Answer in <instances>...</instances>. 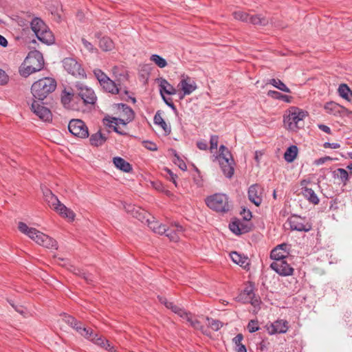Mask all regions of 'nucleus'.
Listing matches in <instances>:
<instances>
[{
	"label": "nucleus",
	"instance_id": "nucleus-1",
	"mask_svg": "<svg viewBox=\"0 0 352 352\" xmlns=\"http://www.w3.org/2000/svg\"><path fill=\"white\" fill-rule=\"evenodd\" d=\"M19 230L23 234L28 235L36 243L47 248H57V242L54 239L37 230L34 228H29L25 223L19 222Z\"/></svg>",
	"mask_w": 352,
	"mask_h": 352
},
{
	"label": "nucleus",
	"instance_id": "nucleus-2",
	"mask_svg": "<svg viewBox=\"0 0 352 352\" xmlns=\"http://www.w3.org/2000/svg\"><path fill=\"white\" fill-rule=\"evenodd\" d=\"M56 81L50 77H45L34 82L31 87V92L34 99L43 101L56 88Z\"/></svg>",
	"mask_w": 352,
	"mask_h": 352
},
{
	"label": "nucleus",
	"instance_id": "nucleus-3",
	"mask_svg": "<svg viewBox=\"0 0 352 352\" xmlns=\"http://www.w3.org/2000/svg\"><path fill=\"white\" fill-rule=\"evenodd\" d=\"M307 115V112L302 109L295 107H292L289 110L288 115L284 116V124L287 129L296 131L303 127V120Z\"/></svg>",
	"mask_w": 352,
	"mask_h": 352
},
{
	"label": "nucleus",
	"instance_id": "nucleus-4",
	"mask_svg": "<svg viewBox=\"0 0 352 352\" xmlns=\"http://www.w3.org/2000/svg\"><path fill=\"white\" fill-rule=\"evenodd\" d=\"M206 204L208 208L217 212L226 213L231 209L229 198L223 193H216L207 197Z\"/></svg>",
	"mask_w": 352,
	"mask_h": 352
},
{
	"label": "nucleus",
	"instance_id": "nucleus-5",
	"mask_svg": "<svg viewBox=\"0 0 352 352\" xmlns=\"http://www.w3.org/2000/svg\"><path fill=\"white\" fill-rule=\"evenodd\" d=\"M36 38L43 43H54L55 38L53 33L46 23H30Z\"/></svg>",
	"mask_w": 352,
	"mask_h": 352
},
{
	"label": "nucleus",
	"instance_id": "nucleus-6",
	"mask_svg": "<svg viewBox=\"0 0 352 352\" xmlns=\"http://www.w3.org/2000/svg\"><path fill=\"white\" fill-rule=\"evenodd\" d=\"M28 60H36V65L21 66L19 72L21 76L28 77L30 74L41 71L44 67V59L39 52H36L34 56L28 57Z\"/></svg>",
	"mask_w": 352,
	"mask_h": 352
},
{
	"label": "nucleus",
	"instance_id": "nucleus-7",
	"mask_svg": "<svg viewBox=\"0 0 352 352\" xmlns=\"http://www.w3.org/2000/svg\"><path fill=\"white\" fill-rule=\"evenodd\" d=\"M125 209L126 212L131 213L133 217L138 219L142 222L145 221L148 228L154 232L155 230H157V227L161 224L159 221H155V218L153 217L151 218H146L144 210L140 208H136L132 205H128L125 207Z\"/></svg>",
	"mask_w": 352,
	"mask_h": 352
},
{
	"label": "nucleus",
	"instance_id": "nucleus-8",
	"mask_svg": "<svg viewBox=\"0 0 352 352\" xmlns=\"http://www.w3.org/2000/svg\"><path fill=\"white\" fill-rule=\"evenodd\" d=\"M63 65L65 69L72 75L84 78L86 76L85 70L82 68L81 65L74 58H65L63 60Z\"/></svg>",
	"mask_w": 352,
	"mask_h": 352
},
{
	"label": "nucleus",
	"instance_id": "nucleus-9",
	"mask_svg": "<svg viewBox=\"0 0 352 352\" xmlns=\"http://www.w3.org/2000/svg\"><path fill=\"white\" fill-rule=\"evenodd\" d=\"M69 132L80 138H86L89 136L88 128L85 123L79 119L72 120L68 124Z\"/></svg>",
	"mask_w": 352,
	"mask_h": 352
},
{
	"label": "nucleus",
	"instance_id": "nucleus-10",
	"mask_svg": "<svg viewBox=\"0 0 352 352\" xmlns=\"http://www.w3.org/2000/svg\"><path fill=\"white\" fill-rule=\"evenodd\" d=\"M270 267L280 276H291L294 273V268L288 263L287 259H279L274 261Z\"/></svg>",
	"mask_w": 352,
	"mask_h": 352
},
{
	"label": "nucleus",
	"instance_id": "nucleus-11",
	"mask_svg": "<svg viewBox=\"0 0 352 352\" xmlns=\"http://www.w3.org/2000/svg\"><path fill=\"white\" fill-rule=\"evenodd\" d=\"M288 222L292 230L309 232L312 228L311 224L307 221L305 218H302L298 215H292L289 218Z\"/></svg>",
	"mask_w": 352,
	"mask_h": 352
},
{
	"label": "nucleus",
	"instance_id": "nucleus-12",
	"mask_svg": "<svg viewBox=\"0 0 352 352\" xmlns=\"http://www.w3.org/2000/svg\"><path fill=\"white\" fill-rule=\"evenodd\" d=\"M43 102L39 103L38 101L35 100L31 104V110L35 113L41 120L45 122H49L52 119V114L50 110L43 105Z\"/></svg>",
	"mask_w": 352,
	"mask_h": 352
},
{
	"label": "nucleus",
	"instance_id": "nucleus-13",
	"mask_svg": "<svg viewBox=\"0 0 352 352\" xmlns=\"http://www.w3.org/2000/svg\"><path fill=\"white\" fill-rule=\"evenodd\" d=\"M177 87L183 91V96H180L181 99L186 95H190L197 88L195 81L188 76H182Z\"/></svg>",
	"mask_w": 352,
	"mask_h": 352
},
{
	"label": "nucleus",
	"instance_id": "nucleus-14",
	"mask_svg": "<svg viewBox=\"0 0 352 352\" xmlns=\"http://www.w3.org/2000/svg\"><path fill=\"white\" fill-rule=\"evenodd\" d=\"M291 245L288 243H282L275 247L270 253V258L275 260L288 259L290 255Z\"/></svg>",
	"mask_w": 352,
	"mask_h": 352
},
{
	"label": "nucleus",
	"instance_id": "nucleus-15",
	"mask_svg": "<svg viewBox=\"0 0 352 352\" xmlns=\"http://www.w3.org/2000/svg\"><path fill=\"white\" fill-rule=\"evenodd\" d=\"M230 230L235 234L248 233L252 230V223L245 221L234 219L229 224Z\"/></svg>",
	"mask_w": 352,
	"mask_h": 352
},
{
	"label": "nucleus",
	"instance_id": "nucleus-16",
	"mask_svg": "<svg viewBox=\"0 0 352 352\" xmlns=\"http://www.w3.org/2000/svg\"><path fill=\"white\" fill-rule=\"evenodd\" d=\"M77 87L78 90V95L85 104H95L97 98L93 89L83 85H80Z\"/></svg>",
	"mask_w": 352,
	"mask_h": 352
},
{
	"label": "nucleus",
	"instance_id": "nucleus-17",
	"mask_svg": "<svg viewBox=\"0 0 352 352\" xmlns=\"http://www.w3.org/2000/svg\"><path fill=\"white\" fill-rule=\"evenodd\" d=\"M324 109L327 113L340 117L349 116L352 113L346 108L333 101L327 102L324 104Z\"/></svg>",
	"mask_w": 352,
	"mask_h": 352
},
{
	"label": "nucleus",
	"instance_id": "nucleus-18",
	"mask_svg": "<svg viewBox=\"0 0 352 352\" xmlns=\"http://www.w3.org/2000/svg\"><path fill=\"white\" fill-rule=\"evenodd\" d=\"M131 121H128L127 118L126 119H122V118H111V117H106L103 119V123L104 125L109 126V127H113V131L122 135H125L127 133L122 131L119 127L117 126L119 124L126 126L128 123H129Z\"/></svg>",
	"mask_w": 352,
	"mask_h": 352
},
{
	"label": "nucleus",
	"instance_id": "nucleus-19",
	"mask_svg": "<svg viewBox=\"0 0 352 352\" xmlns=\"http://www.w3.org/2000/svg\"><path fill=\"white\" fill-rule=\"evenodd\" d=\"M234 19L237 21H241L244 22H261L265 20L261 15L250 14L243 11L239 10L233 13Z\"/></svg>",
	"mask_w": 352,
	"mask_h": 352
},
{
	"label": "nucleus",
	"instance_id": "nucleus-20",
	"mask_svg": "<svg viewBox=\"0 0 352 352\" xmlns=\"http://www.w3.org/2000/svg\"><path fill=\"white\" fill-rule=\"evenodd\" d=\"M288 322L284 320H278L272 323L267 328L270 334L286 333L288 329Z\"/></svg>",
	"mask_w": 352,
	"mask_h": 352
},
{
	"label": "nucleus",
	"instance_id": "nucleus-21",
	"mask_svg": "<svg viewBox=\"0 0 352 352\" xmlns=\"http://www.w3.org/2000/svg\"><path fill=\"white\" fill-rule=\"evenodd\" d=\"M258 184H253L249 187L248 192L249 200L256 206H260L262 202V197L258 195Z\"/></svg>",
	"mask_w": 352,
	"mask_h": 352
},
{
	"label": "nucleus",
	"instance_id": "nucleus-22",
	"mask_svg": "<svg viewBox=\"0 0 352 352\" xmlns=\"http://www.w3.org/2000/svg\"><path fill=\"white\" fill-rule=\"evenodd\" d=\"M224 175L228 178H231L234 175V160L218 161Z\"/></svg>",
	"mask_w": 352,
	"mask_h": 352
},
{
	"label": "nucleus",
	"instance_id": "nucleus-23",
	"mask_svg": "<svg viewBox=\"0 0 352 352\" xmlns=\"http://www.w3.org/2000/svg\"><path fill=\"white\" fill-rule=\"evenodd\" d=\"M230 258L234 263L240 265L241 267L244 269L249 268V258L247 256L236 252H232L230 253Z\"/></svg>",
	"mask_w": 352,
	"mask_h": 352
},
{
	"label": "nucleus",
	"instance_id": "nucleus-24",
	"mask_svg": "<svg viewBox=\"0 0 352 352\" xmlns=\"http://www.w3.org/2000/svg\"><path fill=\"white\" fill-rule=\"evenodd\" d=\"M113 163L118 169L124 173H130L133 170L132 166L124 159L120 157H113Z\"/></svg>",
	"mask_w": 352,
	"mask_h": 352
},
{
	"label": "nucleus",
	"instance_id": "nucleus-25",
	"mask_svg": "<svg viewBox=\"0 0 352 352\" xmlns=\"http://www.w3.org/2000/svg\"><path fill=\"white\" fill-rule=\"evenodd\" d=\"M233 160L232 154L228 148L224 146L221 145L219 149V153L212 156V161H223V160Z\"/></svg>",
	"mask_w": 352,
	"mask_h": 352
},
{
	"label": "nucleus",
	"instance_id": "nucleus-26",
	"mask_svg": "<svg viewBox=\"0 0 352 352\" xmlns=\"http://www.w3.org/2000/svg\"><path fill=\"white\" fill-rule=\"evenodd\" d=\"M159 87L161 96H164V94L175 95L177 93L176 89L164 78L160 79Z\"/></svg>",
	"mask_w": 352,
	"mask_h": 352
},
{
	"label": "nucleus",
	"instance_id": "nucleus-27",
	"mask_svg": "<svg viewBox=\"0 0 352 352\" xmlns=\"http://www.w3.org/2000/svg\"><path fill=\"white\" fill-rule=\"evenodd\" d=\"M54 210L63 217L74 220L75 218L74 212L69 208H67L61 202L54 208Z\"/></svg>",
	"mask_w": 352,
	"mask_h": 352
},
{
	"label": "nucleus",
	"instance_id": "nucleus-28",
	"mask_svg": "<svg viewBox=\"0 0 352 352\" xmlns=\"http://www.w3.org/2000/svg\"><path fill=\"white\" fill-rule=\"evenodd\" d=\"M154 124L159 125L164 131L165 135H169L171 132L170 126H168L161 116L160 111H157L153 118Z\"/></svg>",
	"mask_w": 352,
	"mask_h": 352
},
{
	"label": "nucleus",
	"instance_id": "nucleus-29",
	"mask_svg": "<svg viewBox=\"0 0 352 352\" xmlns=\"http://www.w3.org/2000/svg\"><path fill=\"white\" fill-rule=\"evenodd\" d=\"M43 196L45 198V201L47 203L49 206L54 209V208L58 205V204L60 202L58 197L54 195L52 192L46 188L45 190H43Z\"/></svg>",
	"mask_w": 352,
	"mask_h": 352
},
{
	"label": "nucleus",
	"instance_id": "nucleus-30",
	"mask_svg": "<svg viewBox=\"0 0 352 352\" xmlns=\"http://www.w3.org/2000/svg\"><path fill=\"white\" fill-rule=\"evenodd\" d=\"M72 328L85 338H90L92 336V329L85 327L83 324L78 320L76 321V324L73 325Z\"/></svg>",
	"mask_w": 352,
	"mask_h": 352
},
{
	"label": "nucleus",
	"instance_id": "nucleus-31",
	"mask_svg": "<svg viewBox=\"0 0 352 352\" xmlns=\"http://www.w3.org/2000/svg\"><path fill=\"white\" fill-rule=\"evenodd\" d=\"M332 176L335 179H337L340 180L344 185H346L349 181L348 172L344 168H339L333 170L332 172Z\"/></svg>",
	"mask_w": 352,
	"mask_h": 352
},
{
	"label": "nucleus",
	"instance_id": "nucleus-32",
	"mask_svg": "<svg viewBox=\"0 0 352 352\" xmlns=\"http://www.w3.org/2000/svg\"><path fill=\"white\" fill-rule=\"evenodd\" d=\"M100 85L102 87L103 89L109 93L113 94H117L119 93V89L116 85V84L111 80L109 78H108L104 81H102V82L100 84Z\"/></svg>",
	"mask_w": 352,
	"mask_h": 352
},
{
	"label": "nucleus",
	"instance_id": "nucleus-33",
	"mask_svg": "<svg viewBox=\"0 0 352 352\" xmlns=\"http://www.w3.org/2000/svg\"><path fill=\"white\" fill-rule=\"evenodd\" d=\"M12 19L13 21H17L19 22L26 21L32 23L38 22V21H41V19L37 17H34V16L30 14L22 12L17 15H14L13 17H12Z\"/></svg>",
	"mask_w": 352,
	"mask_h": 352
},
{
	"label": "nucleus",
	"instance_id": "nucleus-34",
	"mask_svg": "<svg viewBox=\"0 0 352 352\" xmlns=\"http://www.w3.org/2000/svg\"><path fill=\"white\" fill-rule=\"evenodd\" d=\"M302 194L310 203L314 204H318L319 203V199L317 195L311 188L307 187L302 188Z\"/></svg>",
	"mask_w": 352,
	"mask_h": 352
},
{
	"label": "nucleus",
	"instance_id": "nucleus-35",
	"mask_svg": "<svg viewBox=\"0 0 352 352\" xmlns=\"http://www.w3.org/2000/svg\"><path fill=\"white\" fill-rule=\"evenodd\" d=\"M107 139V138L104 134L98 131L90 137L89 141L91 145L99 146L102 145L106 142Z\"/></svg>",
	"mask_w": 352,
	"mask_h": 352
},
{
	"label": "nucleus",
	"instance_id": "nucleus-36",
	"mask_svg": "<svg viewBox=\"0 0 352 352\" xmlns=\"http://www.w3.org/2000/svg\"><path fill=\"white\" fill-rule=\"evenodd\" d=\"M339 96L347 101L352 100V91L346 84H341L338 89Z\"/></svg>",
	"mask_w": 352,
	"mask_h": 352
},
{
	"label": "nucleus",
	"instance_id": "nucleus-37",
	"mask_svg": "<svg viewBox=\"0 0 352 352\" xmlns=\"http://www.w3.org/2000/svg\"><path fill=\"white\" fill-rule=\"evenodd\" d=\"M298 154V147L292 145L287 148L284 154V158L287 162H292L296 157Z\"/></svg>",
	"mask_w": 352,
	"mask_h": 352
},
{
	"label": "nucleus",
	"instance_id": "nucleus-38",
	"mask_svg": "<svg viewBox=\"0 0 352 352\" xmlns=\"http://www.w3.org/2000/svg\"><path fill=\"white\" fill-rule=\"evenodd\" d=\"M188 322L192 327L195 329L200 330L203 333L207 334L206 331L204 330V327L201 324V322L197 319H193L192 317V314L190 312L188 313V316L184 318Z\"/></svg>",
	"mask_w": 352,
	"mask_h": 352
},
{
	"label": "nucleus",
	"instance_id": "nucleus-39",
	"mask_svg": "<svg viewBox=\"0 0 352 352\" xmlns=\"http://www.w3.org/2000/svg\"><path fill=\"white\" fill-rule=\"evenodd\" d=\"M88 339L104 349H107V346H110V343L108 340L102 336H99L98 334H94L93 332L91 337Z\"/></svg>",
	"mask_w": 352,
	"mask_h": 352
},
{
	"label": "nucleus",
	"instance_id": "nucleus-40",
	"mask_svg": "<svg viewBox=\"0 0 352 352\" xmlns=\"http://www.w3.org/2000/svg\"><path fill=\"white\" fill-rule=\"evenodd\" d=\"M243 336L241 333L237 334L233 339L232 341L236 345V351L237 352H247L246 347L242 344Z\"/></svg>",
	"mask_w": 352,
	"mask_h": 352
},
{
	"label": "nucleus",
	"instance_id": "nucleus-41",
	"mask_svg": "<svg viewBox=\"0 0 352 352\" xmlns=\"http://www.w3.org/2000/svg\"><path fill=\"white\" fill-rule=\"evenodd\" d=\"M100 47L105 52L110 51L113 47L112 40L107 36L102 37L99 42Z\"/></svg>",
	"mask_w": 352,
	"mask_h": 352
},
{
	"label": "nucleus",
	"instance_id": "nucleus-42",
	"mask_svg": "<svg viewBox=\"0 0 352 352\" xmlns=\"http://www.w3.org/2000/svg\"><path fill=\"white\" fill-rule=\"evenodd\" d=\"M168 305H169V307H168V309H170L173 313L177 314L179 317L184 319L185 317L188 316V311H186L182 307L177 306V305L174 304V302H171V303L168 304Z\"/></svg>",
	"mask_w": 352,
	"mask_h": 352
},
{
	"label": "nucleus",
	"instance_id": "nucleus-43",
	"mask_svg": "<svg viewBox=\"0 0 352 352\" xmlns=\"http://www.w3.org/2000/svg\"><path fill=\"white\" fill-rule=\"evenodd\" d=\"M267 96H270L274 99L281 100L286 102H290L291 99H292V96H289L287 95H283L277 91H273V90H270L267 92Z\"/></svg>",
	"mask_w": 352,
	"mask_h": 352
},
{
	"label": "nucleus",
	"instance_id": "nucleus-44",
	"mask_svg": "<svg viewBox=\"0 0 352 352\" xmlns=\"http://www.w3.org/2000/svg\"><path fill=\"white\" fill-rule=\"evenodd\" d=\"M269 83L282 91L291 93V90L280 79L272 78Z\"/></svg>",
	"mask_w": 352,
	"mask_h": 352
},
{
	"label": "nucleus",
	"instance_id": "nucleus-45",
	"mask_svg": "<svg viewBox=\"0 0 352 352\" xmlns=\"http://www.w3.org/2000/svg\"><path fill=\"white\" fill-rule=\"evenodd\" d=\"M150 60L160 68H164L167 65L166 60L158 54H152L150 57Z\"/></svg>",
	"mask_w": 352,
	"mask_h": 352
},
{
	"label": "nucleus",
	"instance_id": "nucleus-46",
	"mask_svg": "<svg viewBox=\"0 0 352 352\" xmlns=\"http://www.w3.org/2000/svg\"><path fill=\"white\" fill-rule=\"evenodd\" d=\"M176 227H177V230H169L168 229V231L166 233V236L172 241H177L179 240V236L177 234V232H182L183 231V228L182 226H179V225H176Z\"/></svg>",
	"mask_w": 352,
	"mask_h": 352
},
{
	"label": "nucleus",
	"instance_id": "nucleus-47",
	"mask_svg": "<svg viewBox=\"0 0 352 352\" xmlns=\"http://www.w3.org/2000/svg\"><path fill=\"white\" fill-rule=\"evenodd\" d=\"M255 294L254 293V287L253 286L250 285L249 287H247L244 289L242 293L240 294L239 298V300H245L249 297L253 296Z\"/></svg>",
	"mask_w": 352,
	"mask_h": 352
},
{
	"label": "nucleus",
	"instance_id": "nucleus-48",
	"mask_svg": "<svg viewBox=\"0 0 352 352\" xmlns=\"http://www.w3.org/2000/svg\"><path fill=\"white\" fill-rule=\"evenodd\" d=\"M206 320L208 321V326L215 331H217L223 327V322L219 320H215L209 317H206Z\"/></svg>",
	"mask_w": 352,
	"mask_h": 352
},
{
	"label": "nucleus",
	"instance_id": "nucleus-49",
	"mask_svg": "<svg viewBox=\"0 0 352 352\" xmlns=\"http://www.w3.org/2000/svg\"><path fill=\"white\" fill-rule=\"evenodd\" d=\"M122 111L126 115L128 121H132L134 119L133 110L126 104H121Z\"/></svg>",
	"mask_w": 352,
	"mask_h": 352
},
{
	"label": "nucleus",
	"instance_id": "nucleus-50",
	"mask_svg": "<svg viewBox=\"0 0 352 352\" xmlns=\"http://www.w3.org/2000/svg\"><path fill=\"white\" fill-rule=\"evenodd\" d=\"M243 302H250L255 309L258 310L260 309V304L261 302V299L258 296L253 295V296L249 297L248 299L244 300Z\"/></svg>",
	"mask_w": 352,
	"mask_h": 352
},
{
	"label": "nucleus",
	"instance_id": "nucleus-51",
	"mask_svg": "<svg viewBox=\"0 0 352 352\" xmlns=\"http://www.w3.org/2000/svg\"><path fill=\"white\" fill-rule=\"evenodd\" d=\"M74 94L69 91H67L65 89L63 91L61 95V102L65 106L69 104L71 102Z\"/></svg>",
	"mask_w": 352,
	"mask_h": 352
},
{
	"label": "nucleus",
	"instance_id": "nucleus-52",
	"mask_svg": "<svg viewBox=\"0 0 352 352\" xmlns=\"http://www.w3.org/2000/svg\"><path fill=\"white\" fill-rule=\"evenodd\" d=\"M94 73L100 84L109 78L101 69H95Z\"/></svg>",
	"mask_w": 352,
	"mask_h": 352
},
{
	"label": "nucleus",
	"instance_id": "nucleus-53",
	"mask_svg": "<svg viewBox=\"0 0 352 352\" xmlns=\"http://www.w3.org/2000/svg\"><path fill=\"white\" fill-rule=\"evenodd\" d=\"M218 142H219L218 135H212L210 136V152H212L213 150L217 148Z\"/></svg>",
	"mask_w": 352,
	"mask_h": 352
},
{
	"label": "nucleus",
	"instance_id": "nucleus-54",
	"mask_svg": "<svg viewBox=\"0 0 352 352\" xmlns=\"http://www.w3.org/2000/svg\"><path fill=\"white\" fill-rule=\"evenodd\" d=\"M248 329L250 333H254L259 329L258 321L255 320H251L248 324Z\"/></svg>",
	"mask_w": 352,
	"mask_h": 352
},
{
	"label": "nucleus",
	"instance_id": "nucleus-55",
	"mask_svg": "<svg viewBox=\"0 0 352 352\" xmlns=\"http://www.w3.org/2000/svg\"><path fill=\"white\" fill-rule=\"evenodd\" d=\"M63 320L71 327L76 324L77 320L72 316L64 314Z\"/></svg>",
	"mask_w": 352,
	"mask_h": 352
},
{
	"label": "nucleus",
	"instance_id": "nucleus-56",
	"mask_svg": "<svg viewBox=\"0 0 352 352\" xmlns=\"http://www.w3.org/2000/svg\"><path fill=\"white\" fill-rule=\"evenodd\" d=\"M78 274L80 276H81L82 278H83L87 283L90 284L93 282V276L91 274H87V273L82 272L80 270H78Z\"/></svg>",
	"mask_w": 352,
	"mask_h": 352
},
{
	"label": "nucleus",
	"instance_id": "nucleus-57",
	"mask_svg": "<svg viewBox=\"0 0 352 352\" xmlns=\"http://www.w3.org/2000/svg\"><path fill=\"white\" fill-rule=\"evenodd\" d=\"M175 156L176 157L175 164H176L182 170H186L187 166L186 163L177 155V154H175Z\"/></svg>",
	"mask_w": 352,
	"mask_h": 352
},
{
	"label": "nucleus",
	"instance_id": "nucleus-58",
	"mask_svg": "<svg viewBox=\"0 0 352 352\" xmlns=\"http://www.w3.org/2000/svg\"><path fill=\"white\" fill-rule=\"evenodd\" d=\"M144 146L151 151H155L157 150V146L155 143L151 141H144L143 142Z\"/></svg>",
	"mask_w": 352,
	"mask_h": 352
},
{
	"label": "nucleus",
	"instance_id": "nucleus-59",
	"mask_svg": "<svg viewBox=\"0 0 352 352\" xmlns=\"http://www.w3.org/2000/svg\"><path fill=\"white\" fill-rule=\"evenodd\" d=\"M9 77L5 71L0 69V85H5L8 83Z\"/></svg>",
	"mask_w": 352,
	"mask_h": 352
},
{
	"label": "nucleus",
	"instance_id": "nucleus-60",
	"mask_svg": "<svg viewBox=\"0 0 352 352\" xmlns=\"http://www.w3.org/2000/svg\"><path fill=\"white\" fill-rule=\"evenodd\" d=\"M163 101L165 104L170 107L173 111H177L176 107L172 101V99L170 98H166L165 96H161Z\"/></svg>",
	"mask_w": 352,
	"mask_h": 352
},
{
	"label": "nucleus",
	"instance_id": "nucleus-61",
	"mask_svg": "<svg viewBox=\"0 0 352 352\" xmlns=\"http://www.w3.org/2000/svg\"><path fill=\"white\" fill-rule=\"evenodd\" d=\"M164 170L167 173L169 176V179L173 182L175 186H177L176 179L177 178V175L174 174L169 168H165Z\"/></svg>",
	"mask_w": 352,
	"mask_h": 352
},
{
	"label": "nucleus",
	"instance_id": "nucleus-62",
	"mask_svg": "<svg viewBox=\"0 0 352 352\" xmlns=\"http://www.w3.org/2000/svg\"><path fill=\"white\" fill-rule=\"evenodd\" d=\"M81 41H82V43L83 45V46L90 52H93L95 50L94 45L90 43L88 41H87L85 38H82L81 39Z\"/></svg>",
	"mask_w": 352,
	"mask_h": 352
},
{
	"label": "nucleus",
	"instance_id": "nucleus-63",
	"mask_svg": "<svg viewBox=\"0 0 352 352\" xmlns=\"http://www.w3.org/2000/svg\"><path fill=\"white\" fill-rule=\"evenodd\" d=\"M241 214L243 215V219L245 221H249L252 217L251 211L250 210H245V208L243 209Z\"/></svg>",
	"mask_w": 352,
	"mask_h": 352
},
{
	"label": "nucleus",
	"instance_id": "nucleus-64",
	"mask_svg": "<svg viewBox=\"0 0 352 352\" xmlns=\"http://www.w3.org/2000/svg\"><path fill=\"white\" fill-rule=\"evenodd\" d=\"M168 231V229L166 228L165 225H163L161 223L157 228L156 230H155V233H157L159 234H164Z\"/></svg>",
	"mask_w": 352,
	"mask_h": 352
}]
</instances>
